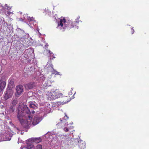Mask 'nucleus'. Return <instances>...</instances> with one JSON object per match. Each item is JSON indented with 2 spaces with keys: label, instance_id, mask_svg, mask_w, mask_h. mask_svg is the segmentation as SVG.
I'll list each match as a JSON object with an SVG mask.
<instances>
[{
  "label": "nucleus",
  "instance_id": "nucleus-14",
  "mask_svg": "<svg viewBox=\"0 0 149 149\" xmlns=\"http://www.w3.org/2000/svg\"><path fill=\"white\" fill-rule=\"evenodd\" d=\"M51 78V75L49 77V78L47 79V81H45L44 86L45 87H47L51 86V81L50 80Z\"/></svg>",
  "mask_w": 149,
  "mask_h": 149
},
{
  "label": "nucleus",
  "instance_id": "nucleus-15",
  "mask_svg": "<svg viewBox=\"0 0 149 149\" xmlns=\"http://www.w3.org/2000/svg\"><path fill=\"white\" fill-rule=\"evenodd\" d=\"M6 82L3 80L0 79V91H2L4 88Z\"/></svg>",
  "mask_w": 149,
  "mask_h": 149
},
{
  "label": "nucleus",
  "instance_id": "nucleus-30",
  "mask_svg": "<svg viewBox=\"0 0 149 149\" xmlns=\"http://www.w3.org/2000/svg\"><path fill=\"white\" fill-rule=\"evenodd\" d=\"M131 29H132V31H131L132 34H133L134 33V30L132 28Z\"/></svg>",
  "mask_w": 149,
  "mask_h": 149
},
{
  "label": "nucleus",
  "instance_id": "nucleus-38",
  "mask_svg": "<svg viewBox=\"0 0 149 149\" xmlns=\"http://www.w3.org/2000/svg\"><path fill=\"white\" fill-rule=\"evenodd\" d=\"M76 28L78 29V26H76Z\"/></svg>",
  "mask_w": 149,
  "mask_h": 149
},
{
  "label": "nucleus",
  "instance_id": "nucleus-29",
  "mask_svg": "<svg viewBox=\"0 0 149 149\" xmlns=\"http://www.w3.org/2000/svg\"><path fill=\"white\" fill-rule=\"evenodd\" d=\"M40 40L42 42H45V40H44L42 38H40Z\"/></svg>",
  "mask_w": 149,
  "mask_h": 149
},
{
  "label": "nucleus",
  "instance_id": "nucleus-16",
  "mask_svg": "<svg viewBox=\"0 0 149 149\" xmlns=\"http://www.w3.org/2000/svg\"><path fill=\"white\" fill-rule=\"evenodd\" d=\"M29 106L30 108L36 109L37 108L36 103L34 101H32L29 102Z\"/></svg>",
  "mask_w": 149,
  "mask_h": 149
},
{
  "label": "nucleus",
  "instance_id": "nucleus-12",
  "mask_svg": "<svg viewBox=\"0 0 149 149\" xmlns=\"http://www.w3.org/2000/svg\"><path fill=\"white\" fill-rule=\"evenodd\" d=\"M79 146L81 149H84L86 147V143L85 141L81 140H79L78 141Z\"/></svg>",
  "mask_w": 149,
  "mask_h": 149
},
{
  "label": "nucleus",
  "instance_id": "nucleus-31",
  "mask_svg": "<svg viewBox=\"0 0 149 149\" xmlns=\"http://www.w3.org/2000/svg\"><path fill=\"white\" fill-rule=\"evenodd\" d=\"M68 94L69 95H72V91L69 92Z\"/></svg>",
  "mask_w": 149,
  "mask_h": 149
},
{
  "label": "nucleus",
  "instance_id": "nucleus-20",
  "mask_svg": "<svg viewBox=\"0 0 149 149\" xmlns=\"http://www.w3.org/2000/svg\"><path fill=\"white\" fill-rule=\"evenodd\" d=\"M15 109V107L11 105L9 109V112L10 113L13 112L14 111V110Z\"/></svg>",
  "mask_w": 149,
  "mask_h": 149
},
{
  "label": "nucleus",
  "instance_id": "nucleus-2",
  "mask_svg": "<svg viewBox=\"0 0 149 149\" xmlns=\"http://www.w3.org/2000/svg\"><path fill=\"white\" fill-rule=\"evenodd\" d=\"M74 26V23H73L71 20L66 21L65 18L61 19L59 22H58L57 28L64 31L66 29H71L73 28Z\"/></svg>",
  "mask_w": 149,
  "mask_h": 149
},
{
  "label": "nucleus",
  "instance_id": "nucleus-35",
  "mask_svg": "<svg viewBox=\"0 0 149 149\" xmlns=\"http://www.w3.org/2000/svg\"><path fill=\"white\" fill-rule=\"evenodd\" d=\"M34 113H35V111H32V114H33Z\"/></svg>",
  "mask_w": 149,
  "mask_h": 149
},
{
  "label": "nucleus",
  "instance_id": "nucleus-27",
  "mask_svg": "<svg viewBox=\"0 0 149 149\" xmlns=\"http://www.w3.org/2000/svg\"><path fill=\"white\" fill-rule=\"evenodd\" d=\"M69 101H70V100H69L68 101H67V102H64V101H63V102H62V104H66L67 103H68V102Z\"/></svg>",
  "mask_w": 149,
  "mask_h": 149
},
{
  "label": "nucleus",
  "instance_id": "nucleus-39",
  "mask_svg": "<svg viewBox=\"0 0 149 149\" xmlns=\"http://www.w3.org/2000/svg\"><path fill=\"white\" fill-rule=\"evenodd\" d=\"M55 58V56H53V58H52V59H53V58Z\"/></svg>",
  "mask_w": 149,
  "mask_h": 149
},
{
  "label": "nucleus",
  "instance_id": "nucleus-22",
  "mask_svg": "<svg viewBox=\"0 0 149 149\" xmlns=\"http://www.w3.org/2000/svg\"><path fill=\"white\" fill-rule=\"evenodd\" d=\"M69 129H70V128H71V129L73 128V127L72 126V127H70L69 126H68V127H65V128H64L63 130H64V131L65 132H68L69 131Z\"/></svg>",
  "mask_w": 149,
  "mask_h": 149
},
{
  "label": "nucleus",
  "instance_id": "nucleus-43",
  "mask_svg": "<svg viewBox=\"0 0 149 149\" xmlns=\"http://www.w3.org/2000/svg\"><path fill=\"white\" fill-rule=\"evenodd\" d=\"M53 149H56L55 148H53Z\"/></svg>",
  "mask_w": 149,
  "mask_h": 149
},
{
  "label": "nucleus",
  "instance_id": "nucleus-7",
  "mask_svg": "<svg viewBox=\"0 0 149 149\" xmlns=\"http://www.w3.org/2000/svg\"><path fill=\"white\" fill-rule=\"evenodd\" d=\"M26 17L29 23L28 24V25L31 27H33L36 24L37 22L36 21L34 20V18L33 17H30L27 16V15L25 14V16L24 17V19H26Z\"/></svg>",
  "mask_w": 149,
  "mask_h": 149
},
{
  "label": "nucleus",
  "instance_id": "nucleus-21",
  "mask_svg": "<svg viewBox=\"0 0 149 149\" xmlns=\"http://www.w3.org/2000/svg\"><path fill=\"white\" fill-rule=\"evenodd\" d=\"M17 30L19 33L22 34L23 36H24V35L25 34V33L24 32V31L23 30L21 29H20L19 28H17Z\"/></svg>",
  "mask_w": 149,
  "mask_h": 149
},
{
  "label": "nucleus",
  "instance_id": "nucleus-28",
  "mask_svg": "<svg viewBox=\"0 0 149 149\" xmlns=\"http://www.w3.org/2000/svg\"><path fill=\"white\" fill-rule=\"evenodd\" d=\"M46 51H47V52H48V53H49L51 55V54H52L53 53H51V51L50 50H46Z\"/></svg>",
  "mask_w": 149,
  "mask_h": 149
},
{
  "label": "nucleus",
  "instance_id": "nucleus-23",
  "mask_svg": "<svg viewBox=\"0 0 149 149\" xmlns=\"http://www.w3.org/2000/svg\"><path fill=\"white\" fill-rule=\"evenodd\" d=\"M42 146L40 144H38L36 146V149H42Z\"/></svg>",
  "mask_w": 149,
  "mask_h": 149
},
{
  "label": "nucleus",
  "instance_id": "nucleus-13",
  "mask_svg": "<svg viewBox=\"0 0 149 149\" xmlns=\"http://www.w3.org/2000/svg\"><path fill=\"white\" fill-rule=\"evenodd\" d=\"M35 85L34 83L30 82L27 84H25L24 86L25 88L27 90L32 88Z\"/></svg>",
  "mask_w": 149,
  "mask_h": 149
},
{
  "label": "nucleus",
  "instance_id": "nucleus-32",
  "mask_svg": "<svg viewBox=\"0 0 149 149\" xmlns=\"http://www.w3.org/2000/svg\"><path fill=\"white\" fill-rule=\"evenodd\" d=\"M48 46V44L47 43H46L45 45V47H47Z\"/></svg>",
  "mask_w": 149,
  "mask_h": 149
},
{
  "label": "nucleus",
  "instance_id": "nucleus-24",
  "mask_svg": "<svg viewBox=\"0 0 149 149\" xmlns=\"http://www.w3.org/2000/svg\"><path fill=\"white\" fill-rule=\"evenodd\" d=\"M45 77L42 75H41L40 77V80H42V81H44L45 79Z\"/></svg>",
  "mask_w": 149,
  "mask_h": 149
},
{
  "label": "nucleus",
  "instance_id": "nucleus-9",
  "mask_svg": "<svg viewBox=\"0 0 149 149\" xmlns=\"http://www.w3.org/2000/svg\"><path fill=\"white\" fill-rule=\"evenodd\" d=\"M13 94V92L11 89H8L5 92L4 98L5 100L11 98Z\"/></svg>",
  "mask_w": 149,
  "mask_h": 149
},
{
  "label": "nucleus",
  "instance_id": "nucleus-19",
  "mask_svg": "<svg viewBox=\"0 0 149 149\" xmlns=\"http://www.w3.org/2000/svg\"><path fill=\"white\" fill-rule=\"evenodd\" d=\"M17 99L16 98L14 99L13 100L11 105L15 107L16 105L17 104Z\"/></svg>",
  "mask_w": 149,
  "mask_h": 149
},
{
  "label": "nucleus",
  "instance_id": "nucleus-36",
  "mask_svg": "<svg viewBox=\"0 0 149 149\" xmlns=\"http://www.w3.org/2000/svg\"><path fill=\"white\" fill-rule=\"evenodd\" d=\"M70 124L71 125L73 124V122H72Z\"/></svg>",
  "mask_w": 149,
  "mask_h": 149
},
{
  "label": "nucleus",
  "instance_id": "nucleus-40",
  "mask_svg": "<svg viewBox=\"0 0 149 149\" xmlns=\"http://www.w3.org/2000/svg\"><path fill=\"white\" fill-rule=\"evenodd\" d=\"M22 19V18H21V19H20V20L22 21V20H21V19Z\"/></svg>",
  "mask_w": 149,
  "mask_h": 149
},
{
  "label": "nucleus",
  "instance_id": "nucleus-1",
  "mask_svg": "<svg viewBox=\"0 0 149 149\" xmlns=\"http://www.w3.org/2000/svg\"><path fill=\"white\" fill-rule=\"evenodd\" d=\"M30 113L29 109L26 107H23L22 109L19 107L18 108L17 118L24 128H28L31 123L32 118L29 115Z\"/></svg>",
  "mask_w": 149,
  "mask_h": 149
},
{
  "label": "nucleus",
  "instance_id": "nucleus-11",
  "mask_svg": "<svg viewBox=\"0 0 149 149\" xmlns=\"http://www.w3.org/2000/svg\"><path fill=\"white\" fill-rule=\"evenodd\" d=\"M42 119V118L41 117H38L37 116H35L32 122V125H36L39 123Z\"/></svg>",
  "mask_w": 149,
  "mask_h": 149
},
{
  "label": "nucleus",
  "instance_id": "nucleus-17",
  "mask_svg": "<svg viewBox=\"0 0 149 149\" xmlns=\"http://www.w3.org/2000/svg\"><path fill=\"white\" fill-rule=\"evenodd\" d=\"M33 50L31 49H28L25 50L24 52V53L25 54H27L28 56L31 53H33Z\"/></svg>",
  "mask_w": 149,
  "mask_h": 149
},
{
  "label": "nucleus",
  "instance_id": "nucleus-26",
  "mask_svg": "<svg viewBox=\"0 0 149 149\" xmlns=\"http://www.w3.org/2000/svg\"><path fill=\"white\" fill-rule=\"evenodd\" d=\"M5 6L6 7H5V8L7 9L8 10H9L11 8L10 7L8 6L6 4L5 5Z\"/></svg>",
  "mask_w": 149,
  "mask_h": 149
},
{
  "label": "nucleus",
  "instance_id": "nucleus-8",
  "mask_svg": "<svg viewBox=\"0 0 149 149\" xmlns=\"http://www.w3.org/2000/svg\"><path fill=\"white\" fill-rule=\"evenodd\" d=\"M16 92L15 93V96L19 97L22 94L23 91V86L21 85H19L16 87Z\"/></svg>",
  "mask_w": 149,
  "mask_h": 149
},
{
  "label": "nucleus",
  "instance_id": "nucleus-4",
  "mask_svg": "<svg viewBox=\"0 0 149 149\" xmlns=\"http://www.w3.org/2000/svg\"><path fill=\"white\" fill-rule=\"evenodd\" d=\"M47 95V98L50 100H54L63 97V94L57 90H52L50 92H48Z\"/></svg>",
  "mask_w": 149,
  "mask_h": 149
},
{
  "label": "nucleus",
  "instance_id": "nucleus-6",
  "mask_svg": "<svg viewBox=\"0 0 149 149\" xmlns=\"http://www.w3.org/2000/svg\"><path fill=\"white\" fill-rule=\"evenodd\" d=\"M68 117L65 113L64 119L63 118L60 119L59 122L57 124V125H58V127L59 128L60 127H63L64 126H68V124H67L66 120L68 119Z\"/></svg>",
  "mask_w": 149,
  "mask_h": 149
},
{
  "label": "nucleus",
  "instance_id": "nucleus-37",
  "mask_svg": "<svg viewBox=\"0 0 149 149\" xmlns=\"http://www.w3.org/2000/svg\"><path fill=\"white\" fill-rule=\"evenodd\" d=\"M73 88H71V90H72V91H73Z\"/></svg>",
  "mask_w": 149,
  "mask_h": 149
},
{
  "label": "nucleus",
  "instance_id": "nucleus-5",
  "mask_svg": "<svg viewBox=\"0 0 149 149\" xmlns=\"http://www.w3.org/2000/svg\"><path fill=\"white\" fill-rule=\"evenodd\" d=\"M41 139L40 138H31L28 140V143H27L26 147L28 149H31L34 147V145L32 142L39 143L41 141Z\"/></svg>",
  "mask_w": 149,
  "mask_h": 149
},
{
  "label": "nucleus",
  "instance_id": "nucleus-18",
  "mask_svg": "<svg viewBox=\"0 0 149 149\" xmlns=\"http://www.w3.org/2000/svg\"><path fill=\"white\" fill-rule=\"evenodd\" d=\"M80 18V16H78L77 17V18L75 19V21L74 22H73V23H74V26H76V24H78L80 21L81 22H82L81 21L79 20V19Z\"/></svg>",
  "mask_w": 149,
  "mask_h": 149
},
{
  "label": "nucleus",
  "instance_id": "nucleus-34",
  "mask_svg": "<svg viewBox=\"0 0 149 149\" xmlns=\"http://www.w3.org/2000/svg\"><path fill=\"white\" fill-rule=\"evenodd\" d=\"M13 81H10V84H13Z\"/></svg>",
  "mask_w": 149,
  "mask_h": 149
},
{
  "label": "nucleus",
  "instance_id": "nucleus-25",
  "mask_svg": "<svg viewBox=\"0 0 149 149\" xmlns=\"http://www.w3.org/2000/svg\"><path fill=\"white\" fill-rule=\"evenodd\" d=\"M13 14V13L12 12L7 11V14H6V15H10Z\"/></svg>",
  "mask_w": 149,
  "mask_h": 149
},
{
  "label": "nucleus",
  "instance_id": "nucleus-33",
  "mask_svg": "<svg viewBox=\"0 0 149 149\" xmlns=\"http://www.w3.org/2000/svg\"><path fill=\"white\" fill-rule=\"evenodd\" d=\"M37 30L38 31V32L39 34H40V35H41V34L39 32V31L38 29H37Z\"/></svg>",
  "mask_w": 149,
  "mask_h": 149
},
{
  "label": "nucleus",
  "instance_id": "nucleus-41",
  "mask_svg": "<svg viewBox=\"0 0 149 149\" xmlns=\"http://www.w3.org/2000/svg\"><path fill=\"white\" fill-rule=\"evenodd\" d=\"M75 93H76V92H75V93H74V95L75 94Z\"/></svg>",
  "mask_w": 149,
  "mask_h": 149
},
{
  "label": "nucleus",
  "instance_id": "nucleus-3",
  "mask_svg": "<svg viewBox=\"0 0 149 149\" xmlns=\"http://www.w3.org/2000/svg\"><path fill=\"white\" fill-rule=\"evenodd\" d=\"M62 135L59 134H56L53 131L52 132H48L45 134V136L47 139L50 142V144H51V142H54L57 139L61 138Z\"/></svg>",
  "mask_w": 149,
  "mask_h": 149
},
{
  "label": "nucleus",
  "instance_id": "nucleus-44",
  "mask_svg": "<svg viewBox=\"0 0 149 149\" xmlns=\"http://www.w3.org/2000/svg\"><path fill=\"white\" fill-rule=\"evenodd\" d=\"M66 97H67V96H65Z\"/></svg>",
  "mask_w": 149,
  "mask_h": 149
},
{
  "label": "nucleus",
  "instance_id": "nucleus-42",
  "mask_svg": "<svg viewBox=\"0 0 149 149\" xmlns=\"http://www.w3.org/2000/svg\"><path fill=\"white\" fill-rule=\"evenodd\" d=\"M23 134V133H22H22H21V134Z\"/></svg>",
  "mask_w": 149,
  "mask_h": 149
},
{
  "label": "nucleus",
  "instance_id": "nucleus-10",
  "mask_svg": "<svg viewBox=\"0 0 149 149\" xmlns=\"http://www.w3.org/2000/svg\"><path fill=\"white\" fill-rule=\"evenodd\" d=\"M48 68V70H50L52 73V74H54L55 75H61V74H60L59 72L56 71L53 68V65L51 63H50L48 66H47Z\"/></svg>",
  "mask_w": 149,
  "mask_h": 149
}]
</instances>
